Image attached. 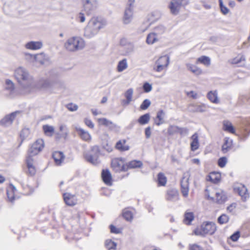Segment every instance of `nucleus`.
I'll list each match as a JSON object with an SVG mask.
<instances>
[{"mask_svg":"<svg viewBox=\"0 0 250 250\" xmlns=\"http://www.w3.org/2000/svg\"><path fill=\"white\" fill-rule=\"evenodd\" d=\"M222 129L230 134L236 135V129L232 123L228 120H224L222 122Z\"/></svg>","mask_w":250,"mask_h":250,"instance_id":"nucleus-18","label":"nucleus"},{"mask_svg":"<svg viewBox=\"0 0 250 250\" xmlns=\"http://www.w3.org/2000/svg\"><path fill=\"white\" fill-rule=\"evenodd\" d=\"M110 229V232L111 233L118 234L121 232V230L117 228L116 227L113 226V225H111L109 226Z\"/></svg>","mask_w":250,"mask_h":250,"instance_id":"nucleus-56","label":"nucleus"},{"mask_svg":"<svg viewBox=\"0 0 250 250\" xmlns=\"http://www.w3.org/2000/svg\"><path fill=\"white\" fill-rule=\"evenodd\" d=\"M168 64V57L166 55L161 56L155 62L154 70L156 72H161L167 68Z\"/></svg>","mask_w":250,"mask_h":250,"instance_id":"nucleus-10","label":"nucleus"},{"mask_svg":"<svg viewBox=\"0 0 250 250\" xmlns=\"http://www.w3.org/2000/svg\"><path fill=\"white\" fill-rule=\"evenodd\" d=\"M15 77L19 83H21L28 80V74L22 68H19L15 70Z\"/></svg>","mask_w":250,"mask_h":250,"instance_id":"nucleus-11","label":"nucleus"},{"mask_svg":"<svg viewBox=\"0 0 250 250\" xmlns=\"http://www.w3.org/2000/svg\"><path fill=\"white\" fill-rule=\"evenodd\" d=\"M98 122L100 125L105 126L108 127L110 130H112L116 127L115 124L104 118L98 119Z\"/></svg>","mask_w":250,"mask_h":250,"instance_id":"nucleus-23","label":"nucleus"},{"mask_svg":"<svg viewBox=\"0 0 250 250\" xmlns=\"http://www.w3.org/2000/svg\"><path fill=\"white\" fill-rule=\"evenodd\" d=\"M186 95L189 97L192 98L193 99H195L197 98V93L193 91H190L189 92H186Z\"/></svg>","mask_w":250,"mask_h":250,"instance_id":"nucleus-58","label":"nucleus"},{"mask_svg":"<svg viewBox=\"0 0 250 250\" xmlns=\"http://www.w3.org/2000/svg\"><path fill=\"white\" fill-rule=\"evenodd\" d=\"M44 146V143L43 139H38L32 144L28 151L27 155L31 156L36 155L43 149Z\"/></svg>","mask_w":250,"mask_h":250,"instance_id":"nucleus-9","label":"nucleus"},{"mask_svg":"<svg viewBox=\"0 0 250 250\" xmlns=\"http://www.w3.org/2000/svg\"><path fill=\"white\" fill-rule=\"evenodd\" d=\"M157 185L158 187H165L167 183V178L164 173L159 172L157 175Z\"/></svg>","mask_w":250,"mask_h":250,"instance_id":"nucleus-27","label":"nucleus"},{"mask_svg":"<svg viewBox=\"0 0 250 250\" xmlns=\"http://www.w3.org/2000/svg\"><path fill=\"white\" fill-rule=\"evenodd\" d=\"M105 246L108 250H116L117 244L111 240H107L105 242Z\"/></svg>","mask_w":250,"mask_h":250,"instance_id":"nucleus-40","label":"nucleus"},{"mask_svg":"<svg viewBox=\"0 0 250 250\" xmlns=\"http://www.w3.org/2000/svg\"><path fill=\"white\" fill-rule=\"evenodd\" d=\"M229 5L231 7H234L235 6V2L233 0L230 1L229 3Z\"/></svg>","mask_w":250,"mask_h":250,"instance_id":"nucleus-63","label":"nucleus"},{"mask_svg":"<svg viewBox=\"0 0 250 250\" xmlns=\"http://www.w3.org/2000/svg\"><path fill=\"white\" fill-rule=\"evenodd\" d=\"M66 108L70 111H74L78 109V106L73 103H69L66 104Z\"/></svg>","mask_w":250,"mask_h":250,"instance_id":"nucleus-52","label":"nucleus"},{"mask_svg":"<svg viewBox=\"0 0 250 250\" xmlns=\"http://www.w3.org/2000/svg\"><path fill=\"white\" fill-rule=\"evenodd\" d=\"M115 147L121 152L126 151L130 149V146L126 144V141L125 139L119 140L116 143Z\"/></svg>","mask_w":250,"mask_h":250,"instance_id":"nucleus-20","label":"nucleus"},{"mask_svg":"<svg viewBox=\"0 0 250 250\" xmlns=\"http://www.w3.org/2000/svg\"><path fill=\"white\" fill-rule=\"evenodd\" d=\"M219 2L221 12L224 15L227 14L229 12L228 8L223 5L222 0H219Z\"/></svg>","mask_w":250,"mask_h":250,"instance_id":"nucleus-48","label":"nucleus"},{"mask_svg":"<svg viewBox=\"0 0 250 250\" xmlns=\"http://www.w3.org/2000/svg\"><path fill=\"white\" fill-rule=\"evenodd\" d=\"M133 91L132 88L128 89L125 93V96L126 98V100L123 101V104L124 105L128 104L132 101Z\"/></svg>","mask_w":250,"mask_h":250,"instance_id":"nucleus-32","label":"nucleus"},{"mask_svg":"<svg viewBox=\"0 0 250 250\" xmlns=\"http://www.w3.org/2000/svg\"><path fill=\"white\" fill-rule=\"evenodd\" d=\"M216 230L215 223L212 222H207L203 223L201 226L200 229H195L194 233L196 235L205 236L206 234L212 235Z\"/></svg>","mask_w":250,"mask_h":250,"instance_id":"nucleus-5","label":"nucleus"},{"mask_svg":"<svg viewBox=\"0 0 250 250\" xmlns=\"http://www.w3.org/2000/svg\"><path fill=\"white\" fill-rule=\"evenodd\" d=\"M22 169L27 176L32 177L35 175L37 168L32 156L27 155L25 159V165L22 166Z\"/></svg>","mask_w":250,"mask_h":250,"instance_id":"nucleus-6","label":"nucleus"},{"mask_svg":"<svg viewBox=\"0 0 250 250\" xmlns=\"http://www.w3.org/2000/svg\"><path fill=\"white\" fill-rule=\"evenodd\" d=\"M84 40L80 36H73L68 38L64 43L66 50L70 52H74L82 49L85 46Z\"/></svg>","mask_w":250,"mask_h":250,"instance_id":"nucleus-3","label":"nucleus"},{"mask_svg":"<svg viewBox=\"0 0 250 250\" xmlns=\"http://www.w3.org/2000/svg\"><path fill=\"white\" fill-rule=\"evenodd\" d=\"M101 177L104 183L108 186L112 185L113 179L111 174L107 169H103L101 173Z\"/></svg>","mask_w":250,"mask_h":250,"instance_id":"nucleus-16","label":"nucleus"},{"mask_svg":"<svg viewBox=\"0 0 250 250\" xmlns=\"http://www.w3.org/2000/svg\"><path fill=\"white\" fill-rule=\"evenodd\" d=\"M52 157L54 160L56 165H61L63 162L65 157L63 153L61 151H55L52 154Z\"/></svg>","mask_w":250,"mask_h":250,"instance_id":"nucleus-22","label":"nucleus"},{"mask_svg":"<svg viewBox=\"0 0 250 250\" xmlns=\"http://www.w3.org/2000/svg\"><path fill=\"white\" fill-rule=\"evenodd\" d=\"M227 163V159L226 157L220 158L218 160V165L219 167H224Z\"/></svg>","mask_w":250,"mask_h":250,"instance_id":"nucleus-47","label":"nucleus"},{"mask_svg":"<svg viewBox=\"0 0 250 250\" xmlns=\"http://www.w3.org/2000/svg\"><path fill=\"white\" fill-rule=\"evenodd\" d=\"M164 116L165 112L163 110H159L157 113V116L154 119L155 124L159 126L164 123Z\"/></svg>","mask_w":250,"mask_h":250,"instance_id":"nucleus-28","label":"nucleus"},{"mask_svg":"<svg viewBox=\"0 0 250 250\" xmlns=\"http://www.w3.org/2000/svg\"><path fill=\"white\" fill-rule=\"evenodd\" d=\"M150 105V102L149 100H145L140 105V109L141 110L146 109Z\"/></svg>","mask_w":250,"mask_h":250,"instance_id":"nucleus-49","label":"nucleus"},{"mask_svg":"<svg viewBox=\"0 0 250 250\" xmlns=\"http://www.w3.org/2000/svg\"><path fill=\"white\" fill-rule=\"evenodd\" d=\"M196 63H201L205 66H208L210 64V59L206 56H202L197 58Z\"/></svg>","mask_w":250,"mask_h":250,"instance_id":"nucleus-30","label":"nucleus"},{"mask_svg":"<svg viewBox=\"0 0 250 250\" xmlns=\"http://www.w3.org/2000/svg\"><path fill=\"white\" fill-rule=\"evenodd\" d=\"M193 219L194 215L192 212H186L184 222L187 225H189Z\"/></svg>","mask_w":250,"mask_h":250,"instance_id":"nucleus-39","label":"nucleus"},{"mask_svg":"<svg viewBox=\"0 0 250 250\" xmlns=\"http://www.w3.org/2000/svg\"><path fill=\"white\" fill-rule=\"evenodd\" d=\"M188 4L189 0H172L169 3L168 8L172 15H177L181 7H185Z\"/></svg>","mask_w":250,"mask_h":250,"instance_id":"nucleus-8","label":"nucleus"},{"mask_svg":"<svg viewBox=\"0 0 250 250\" xmlns=\"http://www.w3.org/2000/svg\"><path fill=\"white\" fill-rule=\"evenodd\" d=\"M84 122L86 125L88 126L90 128H93L94 127V125L92 122V121L89 119L85 118L84 120Z\"/></svg>","mask_w":250,"mask_h":250,"instance_id":"nucleus-54","label":"nucleus"},{"mask_svg":"<svg viewBox=\"0 0 250 250\" xmlns=\"http://www.w3.org/2000/svg\"><path fill=\"white\" fill-rule=\"evenodd\" d=\"M111 167L115 172L127 171V165L125 159L123 158H115L111 160Z\"/></svg>","mask_w":250,"mask_h":250,"instance_id":"nucleus-7","label":"nucleus"},{"mask_svg":"<svg viewBox=\"0 0 250 250\" xmlns=\"http://www.w3.org/2000/svg\"><path fill=\"white\" fill-rule=\"evenodd\" d=\"M150 120V115L148 113L145 114L139 117L138 119V122L140 125H145L147 124Z\"/></svg>","mask_w":250,"mask_h":250,"instance_id":"nucleus-37","label":"nucleus"},{"mask_svg":"<svg viewBox=\"0 0 250 250\" xmlns=\"http://www.w3.org/2000/svg\"><path fill=\"white\" fill-rule=\"evenodd\" d=\"M195 109L194 112H203L207 110V106L205 104H202L195 105Z\"/></svg>","mask_w":250,"mask_h":250,"instance_id":"nucleus-43","label":"nucleus"},{"mask_svg":"<svg viewBox=\"0 0 250 250\" xmlns=\"http://www.w3.org/2000/svg\"><path fill=\"white\" fill-rule=\"evenodd\" d=\"M105 22L97 17H93L88 21L84 31L85 37L90 38L96 35L104 27Z\"/></svg>","mask_w":250,"mask_h":250,"instance_id":"nucleus-1","label":"nucleus"},{"mask_svg":"<svg viewBox=\"0 0 250 250\" xmlns=\"http://www.w3.org/2000/svg\"><path fill=\"white\" fill-rule=\"evenodd\" d=\"M127 171L129 169L140 168L143 166V163L141 161L132 160L128 163H126Z\"/></svg>","mask_w":250,"mask_h":250,"instance_id":"nucleus-29","label":"nucleus"},{"mask_svg":"<svg viewBox=\"0 0 250 250\" xmlns=\"http://www.w3.org/2000/svg\"><path fill=\"white\" fill-rule=\"evenodd\" d=\"M76 131L83 141L87 142H91L92 137L88 131H85L84 129L81 128H76Z\"/></svg>","mask_w":250,"mask_h":250,"instance_id":"nucleus-21","label":"nucleus"},{"mask_svg":"<svg viewBox=\"0 0 250 250\" xmlns=\"http://www.w3.org/2000/svg\"><path fill=\"white\" fill-rule=\"evenodd\" d=\"M151 134V128L148 126L145 129V135L146 138H149Z\"/></svg>","mask_w":250,"mask_h":250,"instance_id":"nucleus-61","label":"nucleus"},{"mask_svg":"<svg viewBox=\"0 0 250 250\" xmlns=\"http://www.w3.org/2000/svg\"><path fill=\"white\" fill-rule=\"evenodd\" d=\"M85 17L83 13H79L77 16V20L81 22H83L85 21Z\"/></svg>","mask_w":250,"mask_h":250,"instance_id":"nucleus-60","label":"nucleus"},{"mask_svg":"<svg viewBox=\"0 0 250 250\" xmlns=\"http://www.w3.org/2000/svg\"><path fill=\"white\" fill-rule=\"evenodd\" d=\"M36 187H30L27 185L24 186V190L26 194H30L32 193L35 190Z\"/></svg>","mask_w":250,"mask_h":250,"instance_id":"nucleus-50","label":"nucleus"},{"mask_svg":"<svg viewBox=\"0 0 250 250\" xmlns=\"http://www.w3.org/2000/svg\"><path fill=\"white\" fill-rule=\"evenodd\" d=\"M233 147V141L229 137H225L224 139V143L221 147V150L223 153H226L231 150Z\"/></svg>","mask_w":250,"mask_h":250,"instance_id":"nucleus-17","label":"nucleus"},{"mask_svg":"<svg viewBox=\"0 0 250 250\" xmlns=\"http://www.w3.org/2000/svg\"><path fill=\"white\" fill-rule=\"evenodd\" d=\"M236 205L237 204H230V205L227 207V210L232 214L235 213L237 212Z\"/></svg>","mask_w":250,"mask_h":250,"instance_id":"nucleus-51","label":"nucleus"},{"mask_svg":"<svg viewBox=\"0 0 250 250\" xmlns=\"http://www.w3.org/2000/svg\"><path fill=\"white\" fill-rule=\"evenodd\" d=\"M68 135L67 131H64L61 133H57L55 136V140L56 141H59L62 139L65 140L67 139Z\"/></svg>","mask_w":250,"mask_h":250,"instance_id":"nucleus-44","label":"nucleus"},{"mask_svg":"<svg viewBox=\"0 0 250 250\" xmlns=\"http://www.w3.org/2000/svg\"><path fill=\"white\" fill-rule=\"evenodd\" d=\"M245 60V58L242 55L239 54L236 57L231 60V63L236 64Z\"/></svg>","mask_w":250,"mask_h":250,"instance_id":"nucleus-42","label":"nucleus"},{"mask_svg":"<svg viewBox=\"0 0 250 250\" xmlns=\"http://www.w3.org/2000/svg\"><path fill=\"white\" fill-rule=\"evenodd\" d=\"M123 216L127 221H130L133 217L131 212L128 210L124 211Z\"/></svg>","mask_w":250,"mask_h":250,"instance_id":"nucleus-46","label":"nucleus"},{"mask_svg":"<svg viewBox=\"0 0 250 250\" xmlns=\"http://www.w3.org/2000/svg\"><path fill=\"white\" fill-rule=\"evenodd\" d=\"M207 98L210 102L218 104L219 103V99L218 97V93L216 90L210 91L207 94Z\"/></svg>","mask_w":250,"mask_h":250,"instance_id":"nucleus-25","label":"nucleus"},{"mask_svg":"<svg viewBox=\"0 0 250 250\" xmlns=\"http://www.w3.org/2000/svg\"><path fill=\"white\" fill-rule=\"evenodd\" d=\"M6 84L7 85V89H8L11 91H13L14 89V84L11 81L9 80H7L6 81Z\"/></svg>","mask_w":250,"mask_h":250,"instance_id":"nucleus-53","label":"nucleus"},{"mask_svg":"<svg viewBox=\"0 0 250 250\" xmlns=\"http://www.w3.org/2000/svg\"><path fill=\"white\" fill-rule=\"evenodd\" d=\"M181 191L184 197H187L189 192V179L186 177H183L181 181Z\"/></svg>","mask_w":250,"mask_h":250,"instance_id":"nucleus-15","label":"nucleus"},{"mask_svg":"<svg viewBox=\"0 0 250 250\" xmlns=\"http://www.w3.org/2000/svg\"><path fill=\"white\" fill-rule=\"evenodd\" d=\"M234 190L241 197L242 200L245 202L249 197V194L246 187L242 184L235 187Z\"/></svg>","mask_w":250,"mask_h":250,"instance_id":"nucleus-14","label":"nucleus"},{"mask_svg":"<svg viewBox=\"0 0 250 250\" xmlns=\"http://www.w3.org/2000/svg\"><path fill=\"white\" fill-rule=\"evenodd\" d=\"M5 181V177L2 175L0 174V184L3 183Z\"/></svg>","mask_w":250,"mask_h":250,"instance_id":"nucleus-64","label":"nucleus"},{"mask_svg":"<svg viewBox=\"0 0 250 250\" xmlns=\"http://www.w3.org/2000/svg\"><path fill=\"white\" fill-rule=\"evenodd\" d=\"M178 195V193L177 190L171 189L167 191V198L168 200H171L174 197H177Z\"/></svg>","mask_w":250,"mask_h":250,"instance_id":"nucleus-41","label":"nucleus"},{"mask_svg":"<svg viewBox=\"0 0 250 250\" xmlns=\"http://www.w3.org/2000/svg\"><path fill=\"white\" fill-rule=\"evenodd\" d=\"M143 89L145 92H149L152 89L151 85L148 83H146L144 84Z\"/></svg>","mask_w":250,"mask_h":250,"instance_id":"nucleus-55","label":"nucleus"},{"mask_svg":"<svg viewBox=\"0 0 250 250\" xmlns=\"http://www.w3.org/2000/svg\"><path fill=\"white\" fill-rule=\"evenodd\" d=\"M132 17V11L131 7L125 10V12L124 17L123 18V21L124 23H128L131 20Z\"/></svg>","mask_w":250,"mask_h":250,"instance_id":"nucleus-36","label":"nucleus"},{"mask_svg":"<svg viewBox=\"0 0 250 250\" xmlns=\"http://www.w3.org/2000/svg\"><path fill=\"white\" fill-rule=\"evenodd\" d=\"M83 5L84 10L89 13L97 7L98 0H83Z\"/></svg>","mask_w":250,"mask_h":250,"instance_id":"nucleus-12","label":"nucleus"},{"mask_svg":"<svg viewBox=\"0 0 250 250\" xmlns=\"http://www.w3.org/2000/svg\"><path fill=\"white\" fill-rule=\"evenodd\" d=\"M186 67L188 71L196 76H199L203 74V70L197 66L188 63L186 64Z\"/></svg>","mask_w":250,"mask_h":250,"instance_id":"nucleus-24","label":"nucleus"},{"mask_svg":"<svg viewBox=\"0 0 250 250\" xmlns=\"http://www.w3.org/2000/svg\"><path fill=\"white\" fill-rule=\"evenodd\" d=\"M158 41L157 35L154 32L150 33L148 34L146 42L148 44H152Z\"/></svg>","mask_w":250,"mask_h":250,"instance_id":"nucleus-33","label":"nucleus"},{"mask_svg":"<svg viewBox=\"0 0 250 250\" xmlns=\"http://www.w3.org/2000/svg\"><path fill=\"white\" fill-rule=\"evenodd\" d=\"M63 198L65 203H73L76 201L75 195L68 192L63 194Z\"/></svg>","mask_w":250,"mask_h":250,"instance_id":"nucleus-35","label":"nucleus"},{"mask_svg":"<svg viewBox=\"0 0 250 250\" xmlns=\"http://www.w3.org/2000/svg\"><path fill=\"white\" fill-rule=\"evenodd\" d=\"M205 198L211 201L218 203H223L227 201L228 197L226 192L222 190H218L212 187H207L205 190Z\"/></svg>","mask_w":250,"mask_h":250,"instance_id":"nucleus-2","label":"nucleus"},{"mask_svg":"<svg viewBox=\"0 0 250 250\" xmlns=\"http://www.w3.org/2000/svg\"><path fill=\"white\" fill-rule=\"evenodd\" d=\"M206 179L213 184H218L221 181V174L219 172L212 171L206 176Z\"/></svg>","mask_w":250,"mask_h":250,"instance_id":"nucleus-13","label":"nucleus"},{"mask_svg":"<svg viewBox=\"0 0 250 250\" xmlns=\"http://www.w3.org/2000/svg\"><path fill=\"white\" fill-rule=\"evenodd\" d=\"M42 46L41 42H30L25 44V47L30 50H37L42 48Z\"/></svg>","mask_w":250,"mask_h":250,"instance_id":"nucleus-26","label":"nucleus"},{"mask_svg":"<svg viewBox=\"0 0 250 250\" xmlns=\"http://www.w3.org/2000/svg\"><path fill=\"white\" fill-rule=\"evenodd\" d=\"M16 189L15 187L11 186L8 189H7V196L8 199V201L13 202L16 199L15 195V191Z\"/></svg>","mask_w":250,"mask_h":250,"instance_id":"nucleus-34","label":"nucleus"},{"mask_svg":"<svg viewBox=\"0 0 250 250\" xmlns=\"http://www.w3.org/2000/svg\"><path fill=\"white\" fill-rule=\"evenodd\" d=\"M191 162L193 164H196L197 165H199L200 164V162L199 159L195 158L191 160Z\"/></svg>","mask_w":250,"mask_h":250,"instance_id":"nucleus-62","label":"nucleus"},{"mask_svg":"<svg viewBox=\"0 0 250 250\" xmlns=\"http://www.w3.org/2000/svg\"><path fill=\"white\" fill-rule=\"evenodd\" d=\"M191 142L190 144V150L192 151H195L197 150L200 146L199 141V136L197 133H195L190 137Z\"/></svg>","mask_w":250,"mask_h":250,"instance_id":"nucleus-19","label":"nucleus"},{"mask_svg":"<svg viewBox=\"0 0 250 250\" xmlns=\"http://www.w3.org/2000/svg\"><path fill=\"white\" fill-rule=\"evenodd\" d=\"M100 154L99 146H94L91 147L90 151L85 152L83 154V157L87 162L96 165L99 163V157Z\"/></svg>","mask_w":250,"mask_h":250,"instance_id":"nucleus-4","label":"nucleus"},{"mask_svg":"<svg viewBox=\"0 0 250 250\" xmlns=\"http://www.w3.org/2000/svg\"><path fill=\"white\" fill-rule=\"evenodd\" d=\"M42 130L44 134L48 136H52L55 131L54 127L48 125H43L42 126Z\"/></svg>","mask_w":250,"mask_h":250,"instance_id":"nucleus-31","label":"nucleus"},{"mask_svg":"<svg viewBox=\"0 0 250 250\" xmlns=\"http://www.w3.org/2000/svg\"><path fill=\"white\" fill-rule=\"evenodd\" d=\"M240 237V233L239 231H236L231 235L230 238L234 242L237 241Z\"/></svg>","mask_w":250,"mask_h":250,"instance_id":"nucleus-57","label":"nucleus"},{"mask_svg":"<svg viewBox=\"0 0 250 250\" xmlns=\"http://www.w3.org/2000/svg\"><path fill=\"white\" fill-rule=\"evenodd\" d=\"M127 67V61L124 59L120 61L117 65V70L118 72H122Z\"/></svg>","mask_w":250,"mask_h":250,"instance_id":"nucleus-38","label":"nucleus"},{"mask_svg":"<svg viewBox=\"0 0 250 250\" xmlns=\"http://www.w3.org/2000/svg\"><path fill=\"white\" fill-rule=\"evenodd\" d=\"M218 222L220 224H224L227 223L229 220V216L225 214H223L218 218Z\"/></svg>","mask_w":250,"mask_h":250,"instance_id":"nucleus-45","label":"nucleus"},{"mask_svg":"<svg viewBox=\"0 0 250 250\" xmlns=\"http://www.w3.org/2000/svg\"><path fill=\"white\" fill-rule=\"evenodd\" d=\"M189 250H202V248L195 244H190L189 245Z\"/></svg>","mask_w":250,"mask_h":250,"instance_id":"nucleus-59","label":"nucleus"}]
</instances>
